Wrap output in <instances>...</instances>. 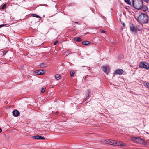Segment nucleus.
<instances>
[{
  "instance_id": "nucleus-15",
  "label": "nucleus",
  "mask_w": 149,
  "mask_h": 149,
  "mask_svg": "<svg viewBox=\"0 0 149 149\" xmlns=\"http://www.w3.org/2000/svg\"><path fill=\"white\" fill-rule=\"evenodd\" d=\"M47 65V63H42L40 65V67L41 68H45L46 67Z\"/></svg>"
},
{
  "instance_id": "nucleus-17",
  "label": "nucleus",
  "mask_w": 149,
  "mask_h": 149,
  "mask_svg": "<svg viewBox=\"0 0 149 149\" xmlns=\"http://www.w3.org/2000/svg\"><path fill=\"white\" fill-rule=\"evenodd\" d=\"M74 40L77 42H79L82 41L81 38H74Z\"/></svg>"
},
{
  "instance_id": "nucleus-22",
  "label": "nucleus",
  "mask_w": 149,
  "mask_h": 149,
  "mask_svg": "<svg viewBox=\"0 0 149 149\" xmlns=\"http://www.w3.org/2000/svg\"><path fill=\"white\" fill-rule=\"evenodd\" d=\"M125 1V2L127 3V4L130 5L131 3L130 2V0H124Z\"/></svg>"
},
{
  "instance_id": "nucleus-25",
  "label": "nucleus",
  "mask_w": 149,
  "mask_h": 149,
  "mask_svg": "<svg viewBox=\"0 0 149 149\" xmlns=\"http://www.w3.org/2000/svg\"><path fill=\"white\" fill-rule=\"evenodd\" d=\"M6 5L5 4H4L1 7V8L2 9H4L6 7Z\"/></svg>"
},
{
  "instance_id": "nucleus-24",
  "label": "nucleus",
  "mask_w": 149,
  "mask_h": 149,
  "mask_svg": "<svg viewBox=\"0 0 149 149\" xmlns=\"http://www.w3.org/2000/svg\"><path fill=\"white\" fill-rule=\"evenodd\" d=\"M45 88H43L41 90V92L42 93H43L45 91Z\"/></svg>"
},
{
  "instance_id": "nucleus-32",
  "label": "nucleus",
  "mask_w": 149,
  "mask_h": 149,
  "mask_svg": "<svg viewBox=\"0 0 149 149\" xmlns=\"http://www.w3.org/2000/svg\"><path fill=\"white\" fill-rule=\"evenodd\" d=\"M7 52V51H3L4 55H5Z\"/></svg>"
},
{
  "instance_id": "nucleus-28",
  "label": "nucleus",
  "mask_w": 149,
  "mask_h": 149,
  "mask_svg": "<svg viewBox=\"0 0 149 149\" xmlns=\"http://www.w3.org/2000/svg\"><path fill=\"white\" fill-rule=\"evenodd\" d=\"M58 42V41H56L54 42V45H56Z\"/></svg>"
},
{
  "instance_id": "nucleus-8",
  "label": "nucleus",
  "mask_w": 149,
  "mask_h": 149,
  "mask_svg": "<svg viewBox=\"0 0 149 149\" xmlns=\"http://www.w3.org/2000/svg\"><path fill=\"white\" fill-rule=\"evenodd\" d=\"M130 29L131 31L134 33L136 32L137 30L133 24H131L130 25Z\"/></svg>"
},
{
  "instance_id": "nucleus-33",
  "label": "nucleus",
  "mask_w": 149,
  "mask_h": 149,
  "mask_svg": "<svg viewBox=\"0 0 149 149\" xmlns=\"http://www.w3.org/2000/svg\"><path fill=\"white\" fill-rule=\"evenodd\" d=\"M4 26V25H0V28L2 27H3Z\"/></svg>"
},
{
  "instance_id": "nucleus-10",
  "label": "nucleus",
  "mask_w": 149,
  "mask_h": 149,
  "mask_svg": "<svg viewBox=\"0 0 149 149\" xmlns=\"http://www.w3.org/2000/svg\"><path fill=\"white\" fill-rule=\"evenodd\" d=\"M19 111L17 110H14L13 111V115L15 116H18L19 115Z\"/></svg>"
},
{
  "instance_id": "nucleus-4",
  "label": "nucleus",
  "mask_w": 149,
  "mask_h": 149,
  "mask_svg": "<svg viewBox=\"0 0 149 149\" xmlns=\"http://www.w3.org/2000/svg\"><path fill=\"white\" fill-rule=\"evenodd\" d=\"M139 67L141 68L149 69V64L145 62H141L139 64Z\"/></svg>"
},
{
  "instance_id": "nucleus-19",
  "label": "nucleus",
  "mask_w": 149,
  "mask_h": 149,
  "mask_svg": "<svg viewBox=\"0 0 149 149\" xmlns=\"http://www.w3.org/2000/svg\"><path fill=\"white\" fill-rule=\"evenodd\" d=\"M91 93V91L90 90H89L88 91L87 94L88 96H87V97L85 98V100H86L87 99H88V98H89V95Z\"/></svg>"
},
{
  "instance_id": "nucleus-29",
  "label": "nucleus",
  "mask_w": 149,
  "mask_h": 149,
  "mask_svg": "<svg viewBox=\"0 0 149 149\" xmlns=\"http://www.w3.org/2000/svg\"><path fill=\"white\" fill-rule=\"evenodd\" d=\"M122 24L123 27H125L126 25L124 23H122Z\"/></svg>"
},
{
  "instance_id": "nucleus-30",
  "label": "nucleus",
  "mask_w": 149,
  "mask_h": 149,
  "mask_svg": "<svg viewBox=\"0 0 149 149\" xmlns=\"http://www.w3.org/2000/svg\"><path fill=\"white\" fill-rule=\"evenodd\" d=\"M129 6H125V8L126 9H129Z\"/></svg>"
},
{
  "instance_id": "nucleus-36",
  "label": "nucleus",
  "mask_w": 149,
  "mask_h": 149,
  "mask_svg": "<svg viewBox=\"0 0 149 149\" xmlns=\"http://www.w3.org/2000/svg\"><path fill=\"white\" fill-rule=\"evenodd\" d=\"M75 23L76 24H78V22H75Z\"/></svg>"
},
{
  "instance_id": "nucleus-37",
  "label": "nucleus",
  "mask_w": 149,
  "mask_h": 149,
  "mask_svg": "<svg viewBox=\"0 0 149 149\" xmlns=\"http://www.w3.org/2000/svg\"><path fill=\"white\" fill-rule=\"evenodd\" d=\"M113 42V43L114 42L113 41H112L111 42Z\"/></svg>"
},
{
  "instance_id": "nucleus-35",
  "label": "nucleus",
  "mask_w": 149,
  "mask_h": 149,
  "mask_svg": "<svg viewBox=\"0 0 149 149\" xmlns=\"http://www.w3.org/2000/svg\"><path fill=\"white\" fill-rule=\"evenodd\" d=\"M58 112H56V113H55V114H58Z\"/></svg>"
},
{
  "instance_id": "nucleus-31",
  "label": "nucleus",
  "mask_w": 149,
  "mask_h": 149,
  "mask_svg": "<svg viewBox=\"0 0 149 149\" xmlns=\"http://www.w3.org/2000/svg\"><path fill=\"white\" fill-rule=\"evenodd\" d=\"M144 1L147 2V3H148L149 2V0H144Z\"/></svg>"
},
{
  "instance_id": "nucleus-14",
  "label": "nucleus",
  "mask_w": 149,
  "mask_h": 149,
  "mask_svg": "<svg viewBox=\"0 0 149 149\" xmlns=\"http://www.w3.org/2000/svg\"><path fill=\"white\" fill-rule=\"evenodd\" d=\"M115 141L112 140H110L109 144L115 145Z\"/></svg>"
},
{
  "instance_id": "nucleus-20",
  "label": "nucleus",
  "mask_w": 149,
  "mask_h": 149,
  "mask_svg": "<svg viewBox=\"0 0 149 149\" xmlns=\"http://www.w3.org/2000/svg\"><path fill=\"white\" fill-rule=\"evenodd\" d=\"M142 9L143 11H145L148 8L147 7H146V6H143V7L142 8Z\"/></svg>"
},
{
  "instance_id": "nucleus-21",
  "label": "nucleus",
  "mask_w": 149,
  "mask_h": 149,
  "mask_svg": "<svg viewBox=\"0 0 149 149\" xmlns=\"http://www.w3.org/2000/svg\"><path fill=\"white\" fill-rule=\"evenodd\" d=\"M75 73V72L74 71H72L70 72V76L72 77L73 76Z\"/></svg>"
},
{
  "instance_id": "nucleus-16",
  "label": "nucleus",
  "mask_w": 149,
  "mask_h": 149,
  "mask_svg": "<svg viewBox=\"0 0 149 149\" xmlns=\"http://www.w3.org/2000/svg\"><path fill=\"white\" fill-rule=\"evenodd\" d=\"M55 79L58 80H59L61 79V76L59 74H57L55 75Z\"/></svg>"
},
{
  "instance_id": "nucleus-5",
  "label": "nucleus",
  "mask_w": 149,
  "mask_h": 149,
  "mask_svg": "<svg viewBox=\"0 0 149 149\" xmlns=\"http://www.w3.org/2000/svg\"><path fill=\"white\" fill-rule=\"evenodd\" d=\"M110 68L109 66H105L102 67V71L106 74H108L109 72Z\"/></svg>"
},
{
  "instance_id": "nucleus-11",
  "label": "nucleus",
  "mask_w": 149,
  "mask_h": 149,
  "mask_svg": "<svg viewBox=\"0 0 149 149\" xmlns=\"http://www.w3.org/2000/svg\"><path fill=\"white\" fill-rule=\"evenodd\" d=\"M109 139L102 140L100 141V142L104 143L109 144Z\"/></svg>"
},
{
  "instance_id": "nucleus-34",
  "label": "nucleus",
  "mask_w": 149,
  "mask_h": 149,
  "mask_svg": "<svg viewBox=\"0 0 149 149\" xmlns=\"http://www.w3.org/2000/svg\"><path fill=\"white\" fill-rule=\"evenodd\" d=\"M2 131V129L0 127V133H1Z\"/></svg>"
},
{
  "instance_id": "nucleus-6",
  "label": "nucleus",
  "mask_w": 149,
  "mask_h": 149,
  "mask_svg": "<svg viewBox=\"0 0 149 149\" xmlns=\"http://www.w3.org/2000/svg\"><path fill=\"white\" fill-rule=\"evenodd\" d=\"M123 70L121 69H118L116 70L114 72V74H116L121 75L123 73Z\"/></svg>"
},
{
  "instance_id": "nucleus-23",
  "label": "nucleus",
  "mask_w": 149,
  "mask_h": 149,
  "mask_svg": "<svg viewBox=\"0 0 149 149\" xmlns=\"http://www.w3.org/2000/svg\"><path fill=\"white\" fill-rule=\"evenodd\" d=\"M146 87L148 88H149V83L146 82L145 84Z\"/></svg>"
},
{
  "instance_id": "nucleus-7",
  "label": "nucleus",
  "mask_w": 149,
  "mask_h": 149,
  "mask_svg": "<svg viewBox=\"0 0 149 149\" xmlns=\"http://www.w3.org/2000/svg\"><path fill=\"white\" fill-rule=\"evenodd\" d=\"M35 72V73L37 75H42L45 73V70H37Z\"/></svg>"
},
{
  "instance_id": "nucleus-13",
  "label": "nucleus",
  "mask_w": 149,
  "mask_h": 149,
  "mask_svg": "<svg viewBox=\"0 0 149 149\" xmlns=\"http://www.w3.org/2000/svg\"><path fill=\"white\" fill-rule=\"evenodd\" d=\"M82 43L84 45H88L90 44V42L87 41H84L82 42Z\"/></svg>"
},
{
  "instance_id": "nucleus-1",
  "label": "nucleus",
  "mask_w": 149,
  "mask_h": 149,
  "mask_svg": "<svg viewBox=\"0 0 149 149\" xmlns=\"http://www.w3.org/2000/svg\"><path fill=\"white\" fill-rule=\"evenodd\" d=\"M137 20L141 24H145L148 22V18L146 14L141 13L138 16Z\"/></svg>"
},
{
  "instance_id": "nucleus-26",
  "label": "nucleus",
  "mask_w": 149,
  "mask_h": 149,
  "mask_svg": "<svg viewBox=\"0 0 149 149\" xmlns=\"http://www.w3.org/2000/svg\"><path fill=\"white\" fill-rule=\"evenodd\" d=\"M126 145V144L125 143H122L121 142V145H120V146H125Z\"/></svg>"
},
{
  "instance_id": "nucleus-18",
  "label": "nucleus",
  "mask_w": 149,
  "mask_h": 149,
  "mask_svg": "<svg viewBox=\"0 0 149 149\" xmlns=\"http://www.w3.org/2000/svg\"><path fill=\"white\" fill-rule=\"evenodd\" d=\"M31 16H32V17H36V18H40V17L38 15H36V14H31Z\"/></svg>"
},
{
  "instance_id": "nucleus-3",
  "label": "nucleus",
  "mask_w": 149,
  "mask_h": 149,
  "mask_svg": "<svg viewBox=\"0 0 149 149\" xmlns=\"http://www.w3.org/2000/svg\"><path fill=\"white\" fill-rule=\"evenodd\" d=\"M132 140L133 142L139 144H143L144 143L143 140L139 137H133L132 138Z\"/></svg>"
},
{
  "instance_id": "nucleus-12",
  "label": "nucleus",
  "mask_w": 149,
  "mask_h": 149,
  "mask_svg": "<svg viewBox=\"0 0 149 149\" xmlns=\"http://www.w3.org/2000/svg\"><path fill=\"white\" fill-rule=\"evenodd\" d=\"M121 142L118 141H115V145L116 146H120Z\"/></svg>"
},
{
  "instance_id": "nucleus-2",
  "label": "nucleus",
  "mask_w": 149,
  "mask_h": 149,
  "mask_svg": "<svg viewBox=\"0 0 149 149\" xmlns=\"http://www.w3.org/2000/svg\"><path fill=\"white\" fill-rule=\"evenodd\" d=\"M132 3L134 7L137 10H140L143 7L142 0H133Z\"/></svg>"
},
{
  "instance_id": "nucleus-27",
  "label": "nucleus",
  "mask_w": 149,
  "mask_h": 149,
  "mask_svg": "<svg viewBox=\"0 0 149 149\" xmlns=\"http://www.w3.org/2000/svg\"><path fill=\"white\" fill-rule=\"evenodd\" d=\"M100 30L102 33H105V31L103 29H100Z\"/></svg>"
},
{
  "instance_id": "nucleus-9",
  "label": "nucleus",
  "mask_w": 149,
  "mask_h": 149,
  "mask_svg": "<svg viewBox=\"0 0 149 149\" xmlns=\"http://www.w3.org/2000/svg\"><path fill=\"white\" fill-rule=\"evenodd\" d=\"M33 138L36 139H45V138L39 135H36L33 137Z\"/></svg>"
}]
</instances>
